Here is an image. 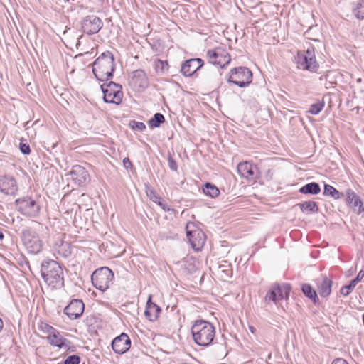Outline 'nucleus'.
Masks as SVG:
<instances>
[{"label": "nucleus", "instance_id": "obj_17", "mask_svg": "<svg viewBox=\"0 0 364 364\" xmlns=\"http://www.w3.org/2000/svg\"><path fill=\"white\" fill-rule=\"evenodd\" d=\"M85 309L84 303L80 299H73L63 310L70 319H77L83 314Z\"/></svg>", "mask_w": 364, "mask_h": 364}, {"label": "nucleus", "instance_id": "obj_23", "mask_svg": "<svg viewBox=\"0 0 364 364\" xmlns=\"http://www.w3.org/2000/svg\"><path fill=\"white\" fill-rule=\"evenodd\" d=\"M60 243L53 244V248L59 255L64 258L69 257L71 255L70 242L64 241L62 235H58Z\"/></svg>", "mask_w": 364, "mask_h": 364}, {"label": "nucleus", "instance_id": "obj_1", "mask_svg": "<svg viewBox=\"0 0 364 364\" xmlns=\"http://www.w3.org/2000/svg\"><path fill=\"white\" fill-rule=\"evenodd\" d=\"M41 274L46 284L52 289H60L64 286L63 270L56 261H43L41 264Z\"/></svg>", "mask_w": 364, "mask_h": 364}, {"label": "nucleus", "instance_id": "obj_51", "mask_svg": "<svg viewBox=\"0 0 364 364\" xmlns=\"http://www.w3.org/2000/svg\"><path fill=\"white\" fill-rule=\"evenodd\" d=\"M3 326H4V323H3L2 319L0 318V331L2 330Z\"/></svg>", "mask_w": 364, "mask_h": 364}, {"label": "nucleus", "instance_id": "obj_25", "mask_svg": "<svg viewBox=\"0 0 364 364\" xmlns=\"http://www.w3.org/2000/svg\"><path fill=\"white\" fill-rule=\"evenodd\" d=\"M318 291L322 297H326L331 292L332 281L326 276H322L321 279H317Z\"/></svg>", "mask_w": 364, "mask_h": 364}, {"label": "nucleus", "instance_id": "obj_22", "mask_svg": "<svg viewBox=\"0 0 364 364\" xmlns=\"http://www.w3.org/2000/svg\"><path fill=\"white\" fill-rule=\"evenodd\" d=\"M47 340L50 345L60 348L68 349L70 348V341L63 337L58 330L53 334L48 336Z\"/></svg>", "mask_w": 364, "mask_h": 364}, {"label": "nucleus", "instance_id": "obj_46", "mask_svg": "<svg viewBox=\"0 0 364 364\" xmlns=\"http://www.w3.org/2000/svg\"><path fill=\"white\" fill-rule=\"evenodd\" d=\"M156 203L165 211H168L170 210L169 206L166 203H164L161 198L159 200V202H156Z\"/></svg>", "mask_w": 364, "mask_h": 364}, {"label": "nucleus", "instance_id": "obj_12", "mask_svg": "<svg viewBox=\"0 0 364 364\" xmlns=\"http://www.w3.org/2000/svg\"><path fill=\"white\" fill-rule=\"evenodd\" d=\"M0 191L4 195L15 196L18 191L16 178L11 175L0 176Z\"/></svg>", "mask_w": 364, "mask_h": 364}, {"label": "nucleus", "instance_id": "obj_53", "mask_svg": "<svg viewBox=\"0 0 364 364\" xmlns=\"http://www.w3.org/2000/svg\"><path fill=\"white\" fill-rule=\"evenodd\" d=\"M188 223H187V224H186V227H185V228H188Z\"/></svg>", "mask_w": 364, "mask_h": 364}, {"label": "nucleus", "instance_id": "obj_13", "mask_svg": "<svg viewBox=\"0 0 364 364\" xmlns=\"http://www.w3.org/2000/svg\"><path fill=\"white\" fill-rule=\"evenodd\" d=\"M102 26L103 23L102 20L95 15L87 16L81 23L82 30L87 35L98 33Z\"/></svg>", "mask_w": 364, "mask_h": 364}, {"label": "nucleus", "instance_id": "obj_18", "mask_svg": "<svg viewBox=\"0 0 364 364\" xmlns=\"http://www.w3.org/2000/svg\"><path fill=\"white\" fill-rule=\"evenodd\" d=\"M131 340L127 334L122 333L112 342L113 350L118 354L126 353L130 348Z\"/></svg>", "mask_w": 364, "mask_h": 364}, {"label": "nucleus", "instance_id": "obj_39", "mask_svg": "<svg viewBox=\"0 0 364 364\" xmlns=\"http://www.w3.org/2000/svg\"><path fill=\"white\" fill-rule=\"evenodd\" d=\"M168 165L171 170L176 171L178 169V165L176 161L173 159L172 156L169 154L168 156Z\"/></svg>", "mask_w": 364, "mask_h": 364}, {"label": "nucleus", "instance_id": "obj_49", "mask_svg": "<svg viewBox=\"0 0 364 364\" xmlns=\"http://www.w3.org/2000/svg\"><path fill=\"white\" fill-rule=\"evenodd\" d=\"M331 364H348L347 361L343 358H336L333 360Z\"/></svg>", "mask_w": 364, "mask_h": 364}, {"label": "nucleus", "instance_id": "obj_50", "mask_svg": "<svg viewBox=\"0 0 364 364\" xmlns=\"http://www.w3.org/2000/svg\"><path fill=\"white\" fill-rule=\"evenodd\" d=\"M249 330H250V331L252 333H253V334H255V332H256V329H255V327H253V326H249Z\"/></svg>", "mask_w": 364, "mask_h": 364}, {"label": "nucleus", "instance_id": "obj_6", "mask_svg": "<svg viewBox=\"0 0 364 364\" xmlns=\"http://www.w3.org/2000/svg\"><path fill=\"white\" fill-rule=\"evenodd\" d=\"M16 209L23 215L35 217L40 212L39 203L32 197L23 196L15 200Z\"/></svg>", "mask_w": 364, "mask_h": 364}, {"label": "nucleus", "instance_id": "obj_30", "mask_svg": "<svg viewBox=\"0 0 364 364\" xmlns=\"http://www.w3.org/2000/svg\"><path fill=\"white\" fill-rule=\"evenodd\" d=\"M203 191L206 196H209L211 198H215L220 194L219 189L216 186L207 182L203 187Z\"/></svg>", "mask_w": 364, "mask_h": 364}, {"label": "nucleus", "instance_id": "obj_31", "mask_svg": "<svg viewBox=\"0 0 364 364\" xmlns=\"http://www.w3.org/2000/svg\"><path fill=\"white\" fill-rule=\"evenodd\" d=\"M165 121L164 116L161 113H156L148 122L151 127H159Z\"/></svg>", "mask_w": 364, "mask_h": 364}, {"label": "nucleus", "instance_id": "obj_42", "mask_svg": "<svg viewBox=\"0 0 364 364\" xmlns=\"http://www.w3.org/2000/svg\"><path fill=\"white\" fill-rule=\"evenodd\" d=\"M131 123L133 124V129H136L139 131H143L146 129V125L143 122L132 121Z\"/></svg>", "mask_w": 364, "mask_h": 364}, {"label": "nucleus", "instance_id": "obj_3", "mask_svg": "<svg viewBox=\"0 0 364 364\" xmlns=\"http://www.w3.org/2000/svg\"><path fill=\"white\" fill-rule=\"evenodd\" d=\"M193 338L196 344L208 346L212 343L215 330L212 323L204 320H196L191 327Z\"/></svg>", "mask_w": 364, "mask_h": 364}, {"label": "nucleus", "instance_id": "obj_28", "mask_svg": "<svg viewBox=\"0 0 364 364\" xmlns=\"http://www.w3.org/2000/svg\"><path fill=\"white\" fill-rule=\"evenodd\" d=\"M297 205L305 213H316L318 210V205L314 201H305L299 203Z\"/></svg>", "mask_w": 364, "mask_h": 364}, {"label": "nucleus", "instance_id": "obj_24", "mask_svg": "<svg viewBox=\"0 0 364 364\" xmlns=\"http://www.w3.org/2000/svg\"><path fill=\"white\" fill-rule=\"evenodd\" d=\"M161 311V308L151 301V296H149L146 302V309L144 312L146 317L149 321H154L157 319Z\"/></svg>", "mask_w": 364, "mask_h": 364}, {"label": "nucleus", "instance_id": "obj_29", "mask_svg": "<svg viewBox=\"0 0 364 364\" xmlns=\"http://www.w3.org/2000/svg\"><path fill=\"white\" fill-rule=\"evenodd\" d=\"M323 194L324 196H331L334 199H340L343 197V193L339 192L333 186L329 184L324 185V189Z\"/></svg>", "mask_w": 364, "mask_h": 364}, {"label": "nucleus", "instance_id": "obj_14", "mask_svg": "<svg viewBox=\"0 0 364 364\" xmlns=\"http://www.w3.org/2000/svg\"><path fill=\"white\" fill-rule=\"evenodd\" d=\"M129 84L137 91L146 89L149 85V80L145 71L141 69L133 71L129 77Z\"/></svg>", "mask_w": 364, "mask_h": 364}, {"label": "nucleus", "instance_id": "obj_7", "mask_svg": "<svg viewBox=\"0 0 364 364\" xmlns=\"http://www.w3.org/2000/svg\"><path fill=\"white\" fill-rule=\"evenodd\" d=\"M252 80V73L246 67H238L231 69L228 82L233 83L240 87H245Z\"/></svg>", "mask_w": 364, "mask_h": 364}, {"label": "nucleus", "instance_id": "obj_54", "mask_svg": "<svg viewBox=\"0 0 364 364\" xmlns=\"http://www.w3.org/2000/svg\"><path fill=\"white\" fill-rule=\"evenodd\" d=\"M363 213H364V211Z\"/></svg>", "mask_w": 364, "mask_h": 364}, {"label": "nucleus", "instance_id": "obj_43", "mask_svg": "<svg viewBox=\"0 0 364 364\" xmlns=\"http://www.w3.org/2000/svg\"><path fill=\"white\" fill-rule=\"evenodd\" d=\"M58 235H62V238H65V234H63V233H56L55 235H54L52 237H50L49 238V242L53 246V244L54 243H56V242H58L60 243L59 242V240L58 239Z\"/></svg>", "mask_w": 364, "mask_h": 364}, {"label": "nucleus", "instance_id": "obj_32", "mask_svg": "<svg viewBox=\"0 0 364 364\" xmlns=\"http://www.w3.org/2000/svg\"><path fill=\"white\" fill-rule=\"evenodd\" d=\"M145 192L147 197L154 203L159 202L161 196L157 194L156 191L149 184L145 185Z\"/></svg>", "mask_w": 364, "mask_h": 364}, {"label": "nucleus", "instance_id": "obj_16", "mask_svg": "<svg viewBox=\"0 0 364 364\" xmlns=\"http://www.w3.org/2000/svg\"><path fill=\"white\" fill-rule=\"evenodd\" d=\"M204 64L201 58H191L185 60L181 67V73L185 77H191L195 75L197 70L203 67Z\"/></svg>", "mask_w": 364, "mask_h": 364}, {"label": "nucleus", "instance_id": "obj_19", "mask_svg": "<svg viewBox=\"0 0 364 364\" xmlns=\"http://www.w3.org/2000/svg\"><path fill=\"white\" fill-rule=\"evenodd\" d=\"M237 169L241 177L245 178L249 181H255L258 178L257 168L249 162L239 163Z\"/></svg>", "mask_w": 364, "mask_h": 364}, {"label": "nucleus", "instance_id": "obj_47", "mask_svg": "<svg viewBox=\"0 0 364 364\" xmlns=\"http://www.w3.org/2000/svg\"><path fill=\"white\" fill-rule=\"evenodd\" d=\"M156 203L165 211H168L170 210L169 206L166 203H164L161 198L159 200V202H156Z\"/></svg>", "mask_w": 364, "mask_h": 364}, {"label": "nucleus", "instance_id": "obj_5", "mask_svg": "<svg viewBox=\"0 0 364 364\" xmlns=\"http://www.w3.org/2000/svg\"><path fill=\"white\" fill-rule=\"evenodd\" d=\"M92 284L104 291L113 283L114 273L108 267H104L96 269L91 277Z\"/></svg>", "mask_w": 364, "mask_h": 364}, {"label": "nucleus", "instance_id": "obj_34", "mask_svg": "<svg viewBox=\"0 0 364 364\" xmlns=\"http://www.w3.org/2000/svg\"><path fill=\"white\" fill-rule=\"evenodd\" d=\"M324 102L318 101L316 103L311 105L309 112L313 115L318 114L323 108Z\"/></svg>", "mask_w": 364, "mask_h": 364}, {"label": "nucleus", "instance_id": "obj_10", "mask_svg": "<svg viewBox=\"0 0 364 364\" xmlns=\"http://www.w3.org/2000/svg\"><path fill=\"white\" fill-rule=\"evenodd\" d=\"M207 58L210 63L223 68L230 63V54L222 47H216L207 51Z\"/></svg>", "mask_w": 364, "mask_h": 364}, {"label": "nucleus", "instance_id": "obj_44", "mask_svg": "<svg viewBox=\"0 0 364 364\" xmlns=\"http://www.w3.org/2000/svg\"><path fill=\"white\" fill-rule=\"evenodd\" d=\"M162 239H165L166 240H176L178 239V235L177 234H172L170 232L168 233H164L161 235Z\"/></svg>", "mask_w": 364, "mask_h": 364}, {"label": "nucleus", "instance_id": "obj_2", "mask_svg": "<svg viewBox=\"0 0 364 364\" xmlns=\"http://www.w3.org/2000/svg\"><path fill=\"white\" fill-rule=\"evenodd\" d=\"M114 70V58L110 51L102 53L92 63V73L100 81H107L112 78Z\"/></svg>", "mask_w": 364, "mask_h": 364}, {"label": "nucleus", "instance_id": "obj_52", "mask_svg": "<svg viewBox=\"0 0 364 364\" xmlns=\"http://www.w3.org/2000/svg\"><path fill=\"white\" fill-rule=\"evenodd\" d=\"M4 239V234L1 231V229H0V240H2Z\"/></svg>", "mask_w": 364, "mask_h": 364}, {"label": "nucleus", "instance_id": "obj_11", "mask_svg": "<svg viewBox=\"0 0 364 364\" xmlns=\"http://www.w3.org/2000/svg\"><path fill=\"white\" fill-rule=\"evenodd\" d=\"M22 241L31 253H38L42 247L41 240L33 229H25L22 232Z\"/></svg>", "mask_w": 364, "mask_h": 364}, {"label": "nucleus", "instance_id": "obj_48", "mask_svg": "<svg viewBox=\"0 0 364 364\" xmlns=\"http://www.w3.org/2000/svg\"><path fill=\"white\" fill-rule=\"evenodd\" d=\"M123 165L126 169H128L132 166L131 161L127 157L123 159Z\"/></svg>", "mask_w": 364, "mask_h": 364}, {"label": "nucleus", "instance_id": "obj_45", "mask_svg": "<svg viewBox=\"0 0 364 364\" xmlns=\"http://www.w3.org/2000/svg\"><path fill=\"white\" fill-rule=\"evenodd\" d=\"M364 277V271L363 270H360L357 277L353 279V280H351L353 282V284H355L357 285V284L360 282L362 280V279Z\"/></svg>", "mask_w": 364, "mask_h": 364}, {"label": "nucleus", "instance_id": "obj_4", "mask_svg": "<svg viewBox=\"0 0 364 364\" xmlns=\"http://www.w3.org/2000/svg\"><path fill=\"white\" fill-rule=\"evenodd\" d=\"M295 60L299 69L312 73H316L318 70L319 64L316 61L315 49L313 46L308 47L305 51L298 52Z\"/></svg>", "mask_w": 364, "mask_h": 364}, {"label": "nucleus", "instance_id": "obj_37", "mask_svg": "<svg viewBox=\"0 0 364 364\" xmlns=\"http://www.w3.org/2000/svg\"><path fill=\"white\" fill-rule=\"evenodd\" d=\"M355 284H353V282L350 281V284L348 285H346L342 287L341 289V294L345 296H348L352 289H353L355 287Z\"/></svg>", "mask_w": 364, "mask_h": 364}, {"label": "nucleus", "instance_id": "obj_41", "mask_svg": "<svg viewBox=\"0 0 364 364\" xmlns=\"http://www.w3.org/2000/svg\"><path fill=\"white\" fill-rule=\"evenodd\" d=\"M19 148L23 154H29L31 153L29 145L27 143H23V140L21 141Z\"/></svg>", "mask_w": 364, "mask_h": 364}, {"label": "nucleus", "instance_id": "obj_33", "mask_svg": "<svg viewBox=\"0 0 364 364\" xmlns=\"http://www.w3.org/2000/svg\"><path fill=\"white\" fill-rule=\"evenodd\" d=\"M302 291L306 296L311 299L314 303H316V299H318L317 294L309 284H304L302 286Z\"/></svg>", "mask_w": 364, "mask_h": 364}, {"label": "nucleus", "instance_id": "obj_8", "mask_svg": "<svg viewBox=\"0 0 364 364\" xmlns=\"http://www.w3.org/2000/svg\"><path fill=\"white\" fill-rule=\"evenodd\" d=\"M101 89L104 95L103 99L105 102L116 105H119L122 102L123 92L120 85L109 81L101 85Z\"/></svg>", "mask_w": 364, "mask_h": 364}, {"label": "nucleus", "instance_id": "obj_21", "mask_svg": "<svg viewBox=\"0 0 364 364\" xmlns=\"http://www.w3.org/2000/svg\"><path fill=\"white\" fill-rule=\"evenodd\" d=\"M346 202L353 208L354 211L360 213L364 211V207L360 197L350 188L346 191Z\"/></svg>", "mask_w": 364, "mask_h": 364}, {"label": "nucleus", "instance_id": "obj_9", "mask_svg": "<svg viewBox=\"0 0 364 364\" xmlns=\"http://www.w3.org/2000/svg\"><path fill=\"white\" fill-rule=\"evenodd\" d=\"M291 291V286L288 284H274L267 291L264 297V301L269 303L273 301L277 303L279 300L284 299H287Z\"/></svg>", "mask_w": 364, "mask_h": 364}, {"label": "nucleus", "instance_id": "obj_38", "mask_svg": "<svg viewBox=\"0 0 364 364\" xmlns=\"http://www.w3.org/2000/svg\"><path fill=\"white\" fill-rule=\"evenodd\" d=\"M80 362V357L77 355L68 356L63 362V364H79Z\"/></svg>", "mask_w": 364, "mask_h": 364}, {"label": "nucleus", "instance_id": "obj_40", "mask_svg": "<svg viewBox=\"0 0 364 364\" xmlns=\"http://www.w3.org/2000/svg\"><path fill=\"white\" fill-rule=\"evenodd\" d=\"M156 69H160L161 72H164L165 70L168 68V63L167 61H164L161 60H158L156 64Z\"/></svg>", "mask_w": 364, "mask_h": 364}, {"label": "nucleus", "instance_id": "obj_27", "mask_svg": "<svg viewBox=\"0 0 364 364\" xmlns=\"http://www.w3.org/2000/svg\"><path fill=\"white\" fill-rule=\"evenodd\" d=\"M299 192L303 194L316 195L321 192V188L318 183L316 182H311L300 188Z\"/></svg>", "mask_w": 364, "mask_h": 364}, {"label": "nucleus", "instance_id": "obj_15", "mask_svg": "<svg viewBox=\"0 0 364 364\" xmlns=\"http://www.w3.org/2000/svg\"><path fill=\"white\" fill-rule=\"evenodd\" d=\"M186 230H187L186 236L191 247L196 251L200 250L206 241L205 233L202 229Z\"/></svg>", "mask_w": 364, "mask_h": 364}, {"label": "nucleus", "instance_id": "obj_20", "mask_svg": "<svg viewBox=\"0 0 364 364\" xmlns=\"http://www.w3.org/2000/svg\"><path fill=\"white\" fill-rule=\"evenodd\" d=\"M71 179L78 186H82L86 183L89 178L87 171L80 165H75L70 171Z\"/></svg>", "mask_w": 364, "mask_h": 364}, {"label": "nucleus", "instance_id": "obj_35", "mask_svg": "<svg viewBox=\"0 0 364 364\" xmlns=\"http://www.w3.org/2000/svg\"><path fill=\"white\" fill-rule=\"evenodd\" d=\"M354 13L358 18H364V0H359L354 9Z\"/></svg>", "mask_w": 364, "mask_h": 364}, {"label": "nucleus", "instance_id": "obj_36", "mask_svg": "<svg viewBox=\"0 0 364 364\" xmlns=\"http://www.w3.org/2000/svg\"><path fill=\"white\" fill-rule=\"evenodd\" d=\"M38 328L42 332L48 333V336L53 334L56 331L53 326L44 322H41Z\"/></svg>", "mask_w": 364, "mask_h": 364}, {"label": "nucleus", "instance_id": "obj_26", "mask_svg": "<svg viewBox=\"0 0 364 364\" xmlns=\"http://www.w3.org/2000/svg\"><path fill=\"white\" fill-rule=\"evenodd\" d=\"M217 273L223 280L230 278L232 275V264L226 260L221 261L218 267Z\"/></svg>", "mask_w": 364, "mask_h": 364}]
</instances>
